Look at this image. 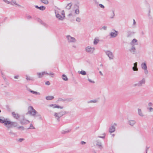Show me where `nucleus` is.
<instances>
[{
    "instance_id": "obj_1",
    "label": "nucleus",
    "mask_w": 153,
    "mask_h": 153,
    "mask_svg": "<svg viewBox=\"0 0 153 153\" xmlns=\"http://www.w3.org/2000/svg\"><path fill=\"white\" fill-rule=\"evenodd\" d=\"M0 123H4V125H11L12 127H17L18 126V123L16 122H11L8 119L5 118L3 117H0Z\"/></svg>"
},
{
    "instance_id": "obj_2",
    "label": "nucleus",
    "mask_w": 153,
    "mask_h": 153,
    "mask_svg": "<svg viewBox=\"0 0 153 153\" xmlns=\"http://www.w3.org/2000/svg\"><path fill=\"white\" fill-rule=\"evenodd\" d=\"M28 111L27 114H30L32 116L34 117H39V119L40 120H42V117L41 115L38 114V112L36 111L32 106H29L28 108Z\"/></svg>"
},
{
    "instance_id": "obj_3",
    "label": "nucleus",
    "mask_w": 153,
    "mask_h": 153,
    "mask_svg": "<svg viewBox=\"0 0 153 153\" xmlns=\"http://www.w3.org/2000/svg\"><path fill=\"white\" fill-rule=\"evenodd\" d=\"M67 114L65 111H61L59 112H55L54 114V116L55 118L58 122L59 121V118L64 115Z\"/></svg>"
},
{
    "instance_id": "obj_4",
    "label": "nucleus",
    "mask_w": 153,
    "mask_h": 153,
    "mask_svg": "<svg viewBox=\"0 0 153 153\" xmlns=\"http://www.w3.org/2000/svg\"><path fill=\"white\" fill-rule=\"evenodd\" d=\"M66 38L68 42L69 43H74L76 42V40L75 38L74 37L71 36L69 35L66 36Z\"/></svg>"
},
{
    "instance_id": "obj_5",
    "label": "nucleus",
    "mask_w": 153,
    "mask_h": 153,
    "mask_svg": "<svg viewBox=\"0 0 153 153\" xmlns=\"http://www.w3.org/2000/svg\"><path fill=\"white\" fill-rule=\"evenodd\" d=\"M93 143H96V145L100 149H101L103 147L102 145V143L99 139L97 138H95L94 140Z\"/></svg>"
},
{
    "instance_id": "obj_6",
    "label": "nucleus",
    "mask_w": 153,
    "mask_h": 153,
    "mask_svg": "<svg viewBox=\"0 0 153 153\" xmlns=\"http://www.w3.org/2000/svg\"><path fill=\"white\" fill-rule=\"evenodd\" d=\"M95 49L94 47H91L90 46H88L85 48V50L86 52L91 54L93 53Z\"/></svg>"
},
{
    "instance_id": "obj_7",
    "label": "nucleus",
    "mask_w": 153,
    "mask_h": 153,
    "mask_svg": "<svg viewBox=\"0 0 153 153\" xmlns=\"http://www.w3.org/2000/svg\"><path fill=\"white\" fill-rule=\"evenodd\" d=\"M105 53L108 56L110 60L113 59L114 56L112 52L109 51H105Z\"/></svg>"
},
{
    "instance_id": "obj_8",
    "label": "nucleus",
    "mask_w": 153,
    "mask_h": 153,
    "mask_svg": "<svg viewBox=\"0 0 153 153\" xmlns=\"http://www.w3.org/2000/svg\"><path fill=\"white\" fill-rule=\"evenodd\" d=\"M20 123L22 125H26L30 122L29 121L25 119L24 117L20 120Z\"/></svg>"
},
{
    "instance_id": "obj_9",
    "label": "nucleus",
    "mask_w": 153,
    "mask_h": 153,
    "mask_svg": "<svg viewBox=\"0 0 153 153\" xmlns=\"http://www.w3.org/2000/svg\"><path fill=\"white\" fill-rule=\"evenodd\" d=\"M118 34V32L114 30L113 31H111L110 33V35L111 36V37L114 38Z\"/></svg>"
},
{
    "instance_id": "obj_10",
    "label": "nucleus",
    "mask_w": 153,
    "mask_h": 153,
    "mask_svg": "<svg viewBox=\"0 0 153 153\" xmlns=\"http://www.w3.org/2000/svg\"><path fill=\"white\" fill-rule=\"evenodd\" d=\"M145 78H143L141 80L139 81L138 83V87H142L143 86V84H144L145 83Z\"/></svg>"
},
{
    "instance_id": "obj_11",
    "label": "nucleus",
    "mask_w": 153,
    "mask_h": 153,
    "mask_svg": "<svg viewBox=\"0 0 153 153\" xmlns=\"http://www.w3.org/2000/svg\"><path fill=\"white\" fill-rule=\"evenodd\" d=\"M130 52L133 54H135L136 53V50L135 47L133 46H131V47L129 49Z\"/></svg>"
},
{
    "instance_id": "obj_12",
    "label": "nucleus",
    "mask_w": 153,
    "mask_h": 153,
    "mask_svg": "<svg viewBox=\"0 0 153 153\" xmlns=\"http://www.w3.org/2000/svg\"><path fill=\"white\" fill-rule=\"evenodd\" d=\"M56 16V17L59 20H62L65 18H64V16H61L57 12H55Z\"/></svg>"
},
{
    "instance_id": "obj_13",
    "label": "nucleus",
    "mask_w": 153,
    "mask_h": 153,
    "mask_svg": "<svg viewBox=\"0 0 153 153\" xmlns=\"http://www.w3.org/2000/svg\"><path fill=\"white\" fill-rule=\"evenodd\" d=\"M137 41L136 39H134L130 42V45L131 46H135V45H138Z\"/></svg>"
},
{
    "instance_id": "obj_14",
    "label": "nucleus",
    "mask_w": 153,
    "mask_h": 153,
    "mask_svg": "<svg viewBox=\"0 0 153 153\" xmlns=\"http://www.w3.org/2000/svg\"><path fill=\"white\" fill-rule=\"evenodd\" d=\"M49 106L50 107H53V108H57L60 109H63L64 108L63 106H62L59 105H57L56 104H51L49 105Z\"/></svg>"
},
{
    "instance_id": "obj_15",
    "label": "nucleus",
    "mask_w": 153,
    "mask_h": 153,
    "mask_svg": "<svg viewBox=\"0 0 153 153\" xmlns=\"http://www.w3.org/2000/svg\"><path fill=\"white\" fill-rule=\"evenodd\" d=\"M115 131V127L114 125L111 126L109 128V132L112 133L114 132Z\"/></svg>"
},
{
    "instance_id": "obj_16",
    "label": "nucleus",
    "mask_w": 153,
    "mask_h": 153,
    "mask_svg": "<svg viewBox=\"0 0 153 153\" xmlns=\"http://www.w3.org/2000/svg\"><path fill=\"white\" fill-rule=\"evenodd\" d=\"M10 4L12 5H13V4H14L19 7H22V6L17 4L16 3V1L14 0H12L10 2Z\"/></svg>"
},
{
    "instance_id": "obj_17",
    "label": "nucleus",
    "mask_w": 153,
    "mask_h": 153,
    "mask_svg": "<svg viewBox=\"0 0 153 153\" xmlns=\"http://www.w3.org/2000/svg\"><path fill=\"white\" fill-rule=\"evenodd\" d=\"M12 114L13 117L16 119H18L20 117L19 115L17 113H15L14 112H13Z\"/></svg>"
},
{
    "instance_id": "obj_18",
    "label": "nucleus",
    "mask_w": 153,
    "mask_h": 153,
    "mask_svg": "<svg viewBox=\"0 0 153 153\" xmlns=\"http://www.w3.org/2000/svg\"><path fill=\"white\" fill-rule=\"evenodd\" d=\"M128 123L130 125L133 126L135 124L136 122L134 120H129L128 121Z\"/></svg>"
},
{
    "instance_id": "obj_19",
    "label": "nucleus",
    "mask_w": 153,
    "mask_h": 153,
    "mask_svg": "<svg viewBox=\"0 0 153 153\" xmlns=\"http://www.w3.org/2000/svg\"><path fill=\"white\" fill-rule=\"evenodd\" d=\"M35 7L36 8L39 9L41 10H44L45 9V7L43 6L39 7L38 6L36 5Z\"/></svg>"
},
{
    "instance_id": "obj_20",
    "label": "nucleus",
    "mask_w": 153,
    "mask_h": 153,
    "mask_svg": "<svg viewBox=\"0 0 153 153\" xmlns=\"http://www.w3.org/2000/svg\"><path fill=\"white\" fill-rule=\"evenodd\" d=\"M142 68L143 69H147V67L146 63L145 62L142 63L141 65Z\"/></svg>"
},
{
    "instance_id": "obj_21",
    "label": "nucleus",
    "mask_w": 153,
    "mask_h": 153,
    "mask_svg": "<svg viewBox=\"0 0 153 153\" xmlns=\"http://www.w3.org/2000/svg\"><path fill=\"white\" fill-rule=\"evenodd\" d=\"M134 33L133 32H131V31H129L128 32V34L127 35V37H129L131 36H133L134 34Z\"/></svg>"
},
{
    "instance_id": "obj_22",
    "label": "nucleus",
    "mask_w": 153,
    "mask_h": 153,
    "mask_svg": "<svg viewBox=\"0 0 153 153\" xmlns=\"http://www.w3.org/2000/svg\"><path fill=\"white\" fill-rule=\"evenodd\" d=\"M62 78L63 80L65 81H67L68 80V78L67 76L64 74L62 75Z\"/></svg>"
},
{
    "instance_id": "obj_23",
    "label": "nucleus",
    "mask_w": 153,
    "mask_h": 153,
    "mask_svg": "<svg viewBox=\"0 0 153 153\" xmlns=\"http://www.w3.org/2000/svg\"><path fill=\"white\" fill-rule=\"evenodd\" d=\"M75 5L77 7V9H76L75 10V13L76 14H78L79 13V6L76 4H75Z\"/></svg>"
},
{
    "instance_id": "obj_24",
    "label": "nucleus",
    "mask_w": 153,
    "mask_h": 153,
    "mask_svg": "<svg viewBox=\"0 0 153 153\" xmlns=\"http://www.w3.org/2000/svg\"><path fill=\"white\" fill-rule=\"evenodd\" d=\"M78 73L83 75H85L86 74V72L84 71H79Z\"/></svg>"
},
{
    "instance_id": "obj_25",
    "label": "nucleus",
    "mask_w": 153,
    "mask_h": 153,
    "mask_svg": "<svg viewBox=\"0 0 153 153\" xmlns=\"http://www.w3.org/2000/svg\"><path fill=\"white\" fill-rule=\"evenodd\" d=\"M72 6V4L71 3H70L68 4L67 6L66 7V8L68 10H70Z\"/></svg>"
},
{
    "instance_id": "obj_26",
    "label": "nucleus",
    "mask_w": 153,
    "mask_h": 153,
    "mask_svg": "<svg viewBox=\"0 0 153 153\" xmlns=\"http://www.w3.org/2000/svg\"><path fill=\"white\" fill-rule=\"evenodd\" d=\"M45 72H42L41 73H37V74L39 78H41L42 76L45 74Z\"/></svg>"
},
{
    "instance_id": "obj_27",
    "label": "nucleus",
    "mask_w": 153,
    "mask_h": 153,
    "mask_svg": "<svg viewBox=\"0 0 153 153\" xmlns=\"http://www.w3.org/2000/svg\"><path fill=\"white\" fill-rule=\"evenodd\" d=\"M54 97L53 96H48L46 97V99L47 100H51L53 99Z\"/></svg>"
},
{
    "instance_id": "obj_28",
    "label": "nucleus",
    "mask_w": 153,
    "mask_h": 153,
    "mask_svg": "<svg viewBox=\"0 0 153 153\" xmlns=\"http://www.w3.org/2000/svg\"><path fill=\"white\" fill-rule=\"evenodd\" d=\"M138 114L141 117H143L144 116V115L141 112V110L140 109H138Z\"/></svg>"
},
{
    "instance_id": "obj_29",
    "label": "nucleus",
    "mask_w": 153,
    "mask_h": 153,
    "mask_svg": "<svg viewBox=\"0 0 153 153\" xmlns=\"http://www.w3.org/2000/svg\"><path fill=\"white\" fill-rule=\"evenodd\" d=\"M97 102V101L96 100H91L90 101H87V103H96Z\"/></svg>"
},
{
    "instance_id": "obj_30",
    "label": "nucleus",
    "mask_w": 153,
    "mask_h": 153,
    "mask_svg": "<svg viewBox=\"0 0 153 153\" xmlns=\"http://www.w3.org/2000/svg\"><path fill=\"white\" fill-rule=\"evenodd\" d=\"M71 131V129H69L67 131H62V134H65L66 133H68L69 132H70Z\"/></svg>"
},
{
    "instance_id": "obj_31",
    "label": "nucleus",
    "mask_w": 153,
    "mask_h": 153,
    "mask_svg": "<svg viewBox=\"0 0 153 153\" xmlns=\"http://www.w3.org/2000/svg\"><path fill=\"white\" fill-rule=\"evenodd\" d=\"M40 1L42 3L46 4H48L49 2L48 0H40Z\"/></svg>"
},
{
    "instance_id": "obj_32",
    "label": "nucleus",
    "mask_w": 153,
    "mask_h": 153,
    "mask_svg": "<svg viewBox=\"0 0 153 153\" xmlns=\"http://www.w3.org/2000/svg\"><path fill=\"white\" fill-rule=\"evenodd\" d=\"M99 40L98 39L95 38L94 40V45H97L98 43L99 42Z\"/></svg>"
},
{
    "instance_id": "obj_33",
    "label": "nucleus",
    "mask_w": 153,
    "mask_h": 153,
    "mask_svg": "<svg viewBox=\"0 0 153 153\" xmlns=\"http://www.w3.org/2000/svg\"><path fill=\"white\" fill-rule=\"evenodd\" d=\"M115 16L114 12L113 11L112 12V13L111 14L110 16V18L111 19L114 18Z\"/></svg>"
},
{
    "instance_id": "obj_34",
    "label": "nucleus",
    "mask_w": 153,
    "mask_h": 153,
    "mask_svg": "<svg viewBox=\"0 0 153 153\" xmlns=\"http://www.w3.org/2000/svg\"><path fill=\"white\" fill-rule=\"evenodd\" d=\"M73 100L72 98H67L66 102H71Z\"/></svg>"
},
{
    "instance_id": "obj_35",
    "label": "nucleus",
    "mask_w": 153,
    "mask_h": 153,
    "mask_svg": "<svg viewBox=\"0 0 153 153\" xmlns=\"http://www.w3.org/2000/svg\"><path fill=\"white\" fill-rule=\"evenodd\" d=\"M4 126L7 127L8 130L10 128H12V126L11 125H4Z\"/></svg>"
},
{
    "instance_id": "obj_36",
    "label": "nucleus",
    "mask_w": 153,
    "mask_h": 153,
    "mask_svg": "<svg viewBox=\"0 0 153 153\" xmlns=\"http://www.w3.org/2000/svg\"><path fill=\"white\" fill-rule=\"evenodd\" d=\"M87 77L88 78V80L91 83H95V82L94 81L88 78V76H87Z\"/></svg>"
},
{
    "instance_id": "obj_37",
    "label": "nucleus",
    "mask_w": 153,
    "mask_h": 153,
    "mask_svg": "<svg viewBox=\"0 0 153 153\" xmlns=\"http://www.w3.org/2000/svg\"><path fill=\"white\" fill-rule=\"evenodd\" d=\"M17 128L18 129H20L22 130H24L25 129V128L23 126H19L17 127Z\"/></svg>"
},
{
    "instance_id": "obj_38",
    "label": "nucleus",
    "mask_w": 153,
    "mask_h": 153,
    "mask_svg": "<svg viewBox=\"0 0 153 153\" xmlns=\"http://www.w3.org/2000/svg\"><path fill=\"white\" fill-rule=\"evenodd\" d=\"M132 69L134 71H137L138 70V69L137 67H135L134 66L132 68Z\"/></svg>"
},
{
    "instance_id": "obj_39",
    "label": "nucleus",
    "mask_w": 153,
    "mask_h": 153,
    "mask_svg": "<svg viewBox=\"0 0 153 153\" xmlns=\"http://www.w3.org/2000/svg\"><path fill=\"white\" fill-rule=\"evenodd\" d=\"M107 27L106 26H103L101 29H100V30H107Z\"/></svg>"
},
{
    "instance_id": "obj_40",
    "label": "nucleus",
    "mask_w": 153,
    "mask_h": 153,
    "mask_svg": "<svg viewBox=\"0 0 153 153\" xmlns=\"http://www.w3.org/2000/svg\"><path fill=\"white\" fill-rule=\"evenodd\" d=\"M35 127L33 126L32 124H30V127L28 128V129H35Z\"/></svg>"
},
{
    "instance_id": "obj_41",
    "label": "nucleus",
    "mask_w": 153,
    "mask_h": 153,
    "mask_svg": "<svg viewBox=\"0 0 153 153\" xmlns=\"http://www.w3.org/2000/svg\"><path fill=\"white\" fill-rule=\"evenodd\" d=\"M28 20H30L32 18V17L29 15H27L26 16Z\"/></svg>"
},
{
    "instance_id": "obj_42",
    "label": "nucleus",
    "mask_w": 153,
    "mask_h": 153,
    "mask_svg": "<svg viewBox=\"0 0 153 153\" xmlns=\"http://www.w3.org/2000/svg\"><path fill=\"white\" fill-rule=\"evenodd\" d=\"M93 1H94V3L95 4L97 5H98V4H99V3L97 1V0H93Z\"/></svg>"
},
{
    "instance_id": "obj_43",
    "label": "nucleus",
    "mask_w": 153,
    "mask_h": 153,
    "mask_svg": "<svg viewBox=\"0 0 153 153\" xmlns=\"http://www.w3.org/2000/svg\"><path fill=\"white\" fill-rule=\"evenodd\" d=\"M76 21L78 22H80L81 21V19L79 17H77L76 19Z\"/></svg>"
},
{
    "instance_id": "obj_44",
    "label": "nucleus",
    "mask_w": 153,
    "mask_h": 153,
    "mask_svg": "<svg viewBox=\"0 0 153 153\" xmlns=\"http://www.w3.org/2000/svg\"><path fill=\"white\" fill-rule=\"evenodd\" d=\"M144 72L145 74L146 75L148 74V70H147V69H144Z\"/></svg>"
},
{
    "instance_id": "obj_45",
    "label": "nucleus",
    "mask_w": 153,
    "mask_h": 153,
    "mask_svg": "<svg viewBox=\"0 0 153 153\" xmlns=\"http://www.w3.org/2000/svg\"><path fill=\"white\" fill-rule=\"evenodd\" d=\"M140 34H141V36H144V35H145V33L144 31L142 30Z\"/></svg>"
},
{
    "instance_id": "obj_46",
    "label": "nucleus",
    "mask_w": 153,
    "mask_h": 153,
    "mask_svg": "<svg viewBox=\"0 0 153 153\" xmlns=\"http://www.w3.org/2000/svg\"><path fill=\"white\" fill-rule=\"evenodd\" d=\"M62 16H64V18H65V12H64V10H62Z\"/></svg>"
},
{
    "instance_id": "obj_47",
    "label": "nucleus",
    "mask_w": 153,
    "mask_h": 153,
    "mask_svg": "<svg viewBox=\"0 0 153 153\" xmlns=\"http://www.w3.org/2000/svg\"><path fill=\"white\" fill-rule=\"evenodd\" d=\"M58 101H62L63 102V99H62L61 98H59L58 99Z\"/></svg>"
},
{
    "instance_id": "obj_48",
    "label": "nucleus",
    "mask_w": 153,
    "mask_h": 153,
    "mask_svg": "<svg viewBox=\"0 0 153 153\" xmlns=\"http://www.w3.org/2000/svg\"><path fill=\"white\" fill-rule=\"evenodd\" d=\"M4 1L5 3H7L8 4H10V2L8 1L7 0H3Z\"/></svg>"
},
{
    "instance_id": "obj_49",
    "label": "nucleus",
    "mask_w": 153,
    "mask_h": 153,
    "mask_svg": "<svg viewBox=\"0 0 153 153\" xmlns=\"http://www.w3.org/2000/svg\"><path fill=\"white\" fill-rule=\"evenodd\" d=\"M133 86L134 87H136V86H137L138 87V83H135V84H134L133 85Z\"/></svg>"
},
{
    "instance_id": "obj_50",
    "label": "nucleus",
    "mask_w": 153,
    "mask_h": 153,
    "mask_svg": "<svg viewBox=\"0 0 153 153\" xmlns=\"http://www.w3.org/2000/svg\"><path fill=\"white\" fill-rule=\"evenodd\" d=\"M99 5L100 7L102 8H104L105 7L104 6L101 4H100Z\"/></svg>"
},
{
    "instance_id": "obj_51",
    "label": "nucleus",
    "mask_w": 153,
    "mask_h": 153,
    "mask_svg": "<svg viewBox=\"0 0 153 153\" xmlns=\"http://www.w3.org/2000/svg\"><path fill=\"white\" fill-rule=\"evenodd\" d=\"M149 109L150 112H152L153 111V108L152 107L149 108Z\"/></svg>"
},
{
    "instance_id": "obj_52",
    "label": "nucleus",
    "mask_w": 153,
    "mask_h": 153,
    "mask_svg": "<svg viewBox=\"0 0 153 153\" xmlns=\"http://www.w3.org/2000/svg\"><path fill=\"white\" fill-rule=\"evenodd\" d=\"M104 136H98V137H99V138H103V139H104L105 138V134H104Z\"/></svg>"
},
{
    "instance_id": "obj_53",
    "label": "nucleus",
    "mask_w": 153,
    "mask_h": 153,
    "mask_svg": "<svg viewBox=\"0 0 153 153\" xmlns=\"http://www.w3.org/2000/svg\"><path fill=\"white\" fill-rule=\"evenodd\" d=\"M28 91H30V92H31V93L34 94V92H35V91H32V90H31V89H29V90H28Z\"/></svg>"
},
{
    "instance_id": "obj_54",
    "label": "nucleus",
    "mask_w": 153,
    "mask_h": 153,
    "mask_svg": "<svg viewBox=\"0 0 153 153\" xmlns=\"http://www.w3.org/2000/svg\"><path fill=\"white\" fill-rule=\"evenodd\" d=\"M50 84V82L49 81H48L46 82L45 84L47 85H49Z\"/></svg>"
},
{
    "instance_id": "obj_55",
    "label": "nucleus",
    "mask_w": 153,
    "mask_h": 153,
    "mask_svg": "<svg viewBox=\"0 0 153 153\" xmlns=\"http://www.w3.org/2000/svg\"><path fill=\"white\" fill-rule=\"evenodd\" d=\"M34 94H36V95H40V93H39L37 92H36V91H35V92H34Z\"/></svg>"
},
{
    "instance_id": "obj_56",
    "label": "nucleus",
    "mask_w": 153,
    "mask_h": 153,
    "mask_svg": "<svg viewBox=\"0 0 153 153\" xmlns=\"http://www.w3.org/2000/svg\"><path fill=\"white\" fill-rule=\"evenodd\" d=\"M24 140V139L23 138H20L19 140V141L20 142H21Z\"/></svg>"
},
{
    "instance_id": "obj_57",
    "label": "nucleus",
    "mask_w": 153,
    "mask_h": 153,
    "mask_svg": "<svg viewBox=\"0 0 153 153\" xmlns=\"http://www.w3.org/2000/svg\"><path fill=\"white\" fill-rule=\"evenodd\" d=\"M9 133L11 134H14L15 133H13L12 132V131L11 130H10V132H9Z\"/></svg>"
},
{
    "instance_id": "obj_58",
    "label": "nucleus",
    "mask_w": 153,
    "mask_h": 153,
    "mask_svg": "<svg viewBox=\"0 0 153 153\" xmlns=\"http://www.w3.org/2000/svg\"><path fill=\"white\" fill-rule=\"evenodd\" d=\"M148 105L149 106H151L152 105V103L151 102H149L148 103Z\"/></svg>"
},
{
    "instance_id": "obj_59",
    "label": "nucleus",
    "mask_w": 153,
    "mask_h": 153,
    "mask_svg": "<svg viewBox=\"0 0 153 153\" xmlns=\"http://www.w3.org/2000/svg\"><path fill=\"white\" fill-rule=\"evenodd\" d=\"M137 62H135L134 64V66H135V67H137Z\"/></svg>"
},
{
    "instance_id": "obj_60",
    "label": "nucleus",
    "mask_w": 153,
    "mask_h": 153,
    "mask_svg": "<svg viewBox=\"0 0 153 153\" xmlns=\"http://www.w3.org/2000/svg\"><path fill=\"white\" fill-rule=\"evenodd\" d=\"M86 143L85 142L83 141H82L81 142V144L82 145H84Z\"/></svg>"
},
{
    "instance_id": "obj_61",
    "label": "nucleus",
    "mask_w": 153,
    "mask_h": 153,
    "mask_svg": "<svg viewBox=\"0 0 153 153\" xmlns=\"http://www.w3.org/2000/svg\"><path fill=\"white\" fill-rule=\"evenodd\" d=\"M19 77V76L17 75L14 76V78L15 79H18Z\"/></svg>"
},
{
    "instance_id": "obj_62",
    "label": "nucleus",
    "mask_w": 153,
    "mask_h": 153,
    "mask_svg": "<svg viewBox=\"0 0 153 153\" xmlns=\"http://www.w3.org/2000/svg\"><path fill=\"white\" fill-rule=\"evenodd\" d=\"M149 148V147H146V153H147V151H148V150Z\"/></svg>"
},
{
    "instance_id": "obj_63",
    "label": "nucleus",
    "mask_w": 153,
    "mask_h": 153,
    "mask_svg": "<svg viewBox=\"0 0 153 153\" xmlns=\"http://www.w3.org/2000/svg\"><path fill=\"white\" fill-rule=\"evenodd\" d=\"M26 79L27 80H31V79H30V77H28L27 76V78H26Z\"/></svg>"
},
{
    "instance_id": "obj_64",
    "label": "nucleus",
    "mask_w": 153,
    "mask_h": 153,
    "mask_svg": "<svg viewBox=\"0 0 153 153\" xmlns=\"http://www.w3.org/2000/svg\"><path fill=\"white\" fill-rule=\"evenodd\" d=\"M133 24L134 25H135L136 24V22H135V20L134 19H133Z\"/></svg>"
}]
</instances>
